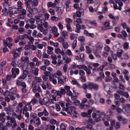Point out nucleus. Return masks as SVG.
Here are the masks:
<instances>
[{"label":"nucleus","mask_w":130,"mask_h":130,"mask_svg":"<svg viewBox=\"0 0 130 130\" xmlns=\"http://www.w3.org/2000/svg\"><path fill=\"white\" fill-rule=\"evenodd\" d=\"M41 17H40V15H36L35 17V20L36 22L38 23L39 22H40L41 23V24L43 23V21L44 20V19H41Z\"/></svg>","instance_id":"obj_8"},{"label":"nucleus","mask_w":130,"mask_h":130,"mask_svg":"<svg viewBox=\"0 0 130 130\" xmlns=\"http://www.w3.org/2000/svg\"><path fill=\"white\" fill-rule=\"evenodd\" d=\"M29 73L26 72H23L22 76H21L18 78V79L22 80L24 79L27 76V75Z\"/></svg>","instance_id":"obj_13"},{"label":"nucleus","mask_w":130,"mask_h":130,"mask_svg":"<svg viewBox=\"0 0 130 130\" xmlns=\"http://www.w3.org/2000/svg\"><path fill=\"white\" fill-rule=\"evenodd\" d=\"M66 27L68 31L71 32L72 31V30L70 24H67L66 25Z\"/></svg>","instance_id":"obj_50"},{"label":"nucleus","mask_w":130,"mask_h":130,"mask_svg":"<svg viewBox=\"0 0 130 130\" xmlns=\"http://www.w3.org/2000/svg\"><path fill=\"white\" fill-rule=\"evenodd\" d=\"M84 10L83 8H80L76 12L77 16L78 17H80L81 15L84 14Z\"/></svg>","instance_id":"obj_7"},{"label":"nucleus","mask_w":130,"mask_h":130,"mask_svg":"<svg viewBox=\"0 0 130 130\" xmlns=\"http://www.w3.org/2000/svg\"><path fill=\"white\" fill-rule=\"evenodd\" d=\"M35 81H33V83H40L42 81V79L41 77H35L34 78Z\"/></svg>","instance_id":"obj_21"},{"label":"nucleus","mask_w":130,"mask_h":130,"mask_svg":"<svg viewBox=\"0 0 130 130\" xmlns=\"http://www.w3.org/2000/svg\"><path fill=\"white\" fill-rule=\"evenodd\" d=\"M66 22L67 23V24H70L72 22V20L70 18H67L65 19Z\"/></svg>","instance_id":"obj_60"},{"label":"nucleus","mask_w":130,"mask_h":130,"mask_svg":"<svg viewBox=\"0 0 130 130\" xmlns=\"http://www.w3.org/2000/svg\"><path fill=\"white\" fill-rule=\"evenodd\" d=\"M12 122L13 124H12L11 126L12 129V130H15V127L17 125V123H16V120L15 119L14 120L12 121Z\"/></svg>","instance_id":"obj_27"},{"label":"nucleus","mask_w":130,"mask_h":130,"mask_svg":"<svg viewBox=\"0 0 130 130\" xmlns=\"http://www.w3.org/2000/svg\"><path fill=\"white\" fill-rule=\"evenodd\" d=\"M96 47L97 49H102L103 47V44L101 42H99L96 45Z\"/></svg>","instance_id":"obj_25"},{"label":"nucleus","mask_w":130,"mask_h":130,"mask_svg":"<svg viewBox=\"0 0 130 130\" xmlns=\"http://www.w3.org/2000/svg\"><path fill=\"white\" fill-rule=\"evenodd\" d=\"M56 12L57 13V14L59 15H61L62 13L63 10L61 8L59 7L57 8L56 10Z\"/></svg>","instance_id":"obj_31"},{"label":"nucleus","mask_w":130,"mask_h":130,"mask_svg":"<svg viewBox=\"0 0 130 130\" xmlns=\"http://www.w3.org/2000/svg\"><path fill=\"white\" fill-rule=\"evenodd\" d=\"M66 105L67 108L70 109L71 111H72V112H74V111H75L76 108L74 106H69L67 104H66Z\"/></svg>","instance_id":"obj_23"},{"label":"nucleus","mask_w":130,"mask_h":130,"mask_svg":"<svg viewBox=\"0 0 130 130\" xmlns=\"http://www.w3.org/2000/svg\"><path fill=\"white\" fill-rule=\"evenodd\" d=\"M11 53L13 54V57L15 59V58H17L18 57H19L20 56V55L19 53H17L15 52L12 51L11 52Z\"/></svg>","instance_id":"obj_44"},{"label":"nucleus","mask_w":130,"mask_h":130,"mask_svg":"<svg viewBox=\"0 0 130 130\" xmlns=\"http://www.w3.org/2000/svg\"><path fill=\"white\" fill-rule=\"evenodd\" d=\"M37 29L45 36L46 35L48 32V30L47 29H45L43 27L42 24H38L37 25Z\"/></svg>","instance_id":"obj_2"},{"label":"nucleus","mask_w":130,"mask_h":130,"mask_svg":"<svg viewBox=\"0 0 130 130\" xmlns=\"http://www.w3.org/2000/svg\"><path fill=\"white\" fill-rule=\"evenodd\" d=\"M88 88L90 89H93L95 90H98L99 88V86L96 84L90 83L88 84Z\"/></svg>","instance_id":"obj_3"},{"label":"nucleus","mask_w":130,"mask_h":130,"mask_svg":"<svg viewBox=\"0 0 130 130\" xmlns=\"http://www.w3.org/2000/svg\"><path fill=\"white\" fill-rule=\"evenodd\" d=\"M44 101V104L47 106H48L49 104L48 103L49 100V98L47 97H45L43 99Z\"/></svg>","instance_id":"obj_22"},{"label":"nucleus","mask_w":130,"mask_h":130,"mask_svg":"<svg viewBox=\"0 0 130 130\" xmlns=\"http://www.w3.org/2000/svg\"><path fill=\"white\" fill-rule=\"evenodd\" d=\"M77 67L79 69H82L86 70V72L89 74H90L91 73L90 67L89 66L88 67H87L85 66H77Z\"/></svg>","instance_id":"obj_6"},{"label":"nucleus","mask_w":130,"mask_h":130,"mask_svg":"<svg viewBox=\"0 0 130 130\" xmlns=\"http://www.w3.org/2000/svg\"><path fill=\"white\" fill-rule=\"evenodd\" d=\"M90 24L93 26H97L98 24L95 21H93L90 22Z\"/></svg>","instance_id":"obj_45"},{"label":"nucleus","mask_w":130,"mask_h":130,"mask_svg":"<svg viewBox=\"0 0 130 130\" xmlns=\"http://www.w3.org/2000/svg\"><path fill=\"white\" fill-rule=\"evenodd\" d=\"M81 115L82 116L85 117H90L91 116L89 114H87V113L86 112H84L81 113Z\"/></svg>","instance_id":"obj_48"},{"label":"nucleus","mask_w":130,"mask_h":130,"mask_svg":"<svg viewBox=\"0 0 130 130\" xmlns=\"http://www.w3.org/2000/svg\"><path fill=\"white\" fill-rule=\"evenodd\" d=\"M30 103H31L32 105H34L38 103V101L36 98H34L31 100Z\"/></svg>","instance_id":"obj_34"},{"label":"nucleus","mask_w":130,"mask_h":130,"mask_svg":"<svg viewBox=\"0 0 130 130\" xmlns=\"http://www.w3.org/2000/svg\"><path fill=\"white\" fill-rule=\"evenodd\" d=\"M66 93V91L64 89L61 88L60 91H58L57 95L61 96L62 95H64Z\"/></svg>","instance_id":"obj_9"},{"label":"nucleus","mask_w":130,"mask_h":130,"mask_svg":"<svg viewBox=\"0 0 130 130\" xmlns=\"http://www.w3.org/2000/svg\"><path fill=\"white\" fill-rule=\"evenodd\" d=\"M37 48L41 50L43 49V47L45 46V44H44L43 43L40 44L38 42H36Z\"/></svg>","instance_id":"obj_18"},{"label":"nucleus","mask_w":130,"mask_h":130,"mask_svg":"<svg viewBox=\"0 0 130 130\" xmlns=\"http://www.w3.org/2000/svg\"><path fill=\"white\" fill-rule=\"evenodd\" d=\"M98 66H94L95 67L93 69L95 71H103L104 70V66H101L99 68L97 67Z\"/></svg>","instance_id":"obj_16"},{"label":"nucleus","mask_w":130,"mask_h":130,"mask_svg":"<svg viewBox=\"0 0 130 130\" xmlns=\"http://www.w3.org/2000/svg\"><path fill=\"white\" fill-rule=\"evenodd\" d=\"M70 3L69 1H67L65 3L66 9L67 11H70L71 9V6L69 5Z\"/></svg>","instance_id":"obj_17"},{"label":"nucleus","mask_w":130,"mask_h":130,"mask_svg":"<svg viewBox=\"0 0 130 130\" xmlns=\"http://www.w3.org/2000/svg\"><path fill=\"white\" fill-rule=\"evenodd\" d=\"M38 3V2L37 0H33L32 2V5L35 6H37Z\"/></svg>","instance_id":"obj_55"},{"label":"nucleus","mask_w":130,"mask_h":130,"mask_svg":"<svg viewBox=\"0 0 130 130\" xmlns=\"http://www.w3.org/2000/svg\"><path fill=\"white\" fill-rule=\"evenodd\" d=\"M41 119L43 121L49 122L51 118L49 117H43L41 118Z\"/></svg>","instance_id":"obj_36"},{"label":"nucleus","mask_w":130,"mask_h":130,"mask_svg":"<svg viewBox=\"0 0 130 130\" xmlns=\"http://www.w3.org/2000/svg\"><path fill=\"white\" fill-rule=\"evenodd\" d=\"M55 107L57 111H59L60 110L61 108L59 104L56 103V104Z\"/></svg>","instance_id":"obj_63"},{"label":"nucleus","mask_w":130,"mask_h":130,"mask_svg":"<svg viewBox=\"0 0 130 130\" xmlns=\"http://www.w3.org/2000/svg\"><path fill=\"white\" fill-rule=\"evenodd\" d=\"M128 36L127 35L125 31H123L122 32V38L125 39Z\"/></svg>","instance_id":"obj_26"},{"label":"nucleus","mask_w":130,"mask_h":130,"mask_svg":"<svg viewBox=\"0 0 130 130\" xmlns=\"http://www.w3.org/2000/svg\"><path fill=\"white\" fill-rule=\"evenodd\" d=\"M2 13L3 14L4 16H6L8 14V12L7 9L5 8L3 10Z\"/></svg>","instance_id":"obj_47"},{"label":"nucleus","mask_w":130,"mask_h":130,"mask_svg":"<svg viewBox=\"0 0 130 130\" xmlns=\"http://www.w3.org/2000/svg\"><path fill=\"white\" fill-rule=\"evenodd\" d=\"M22 35H19L17 36V38L15 39L14 40V42L15 43H17L21 39H24V38H22Z\"/></svg>","instance_id":"obj_32"},{"label":"nucleus","mask_w":130,"mask_h":130,"mask_svg":"<svg viewBox=\"0 0 130 130\" xmlns=\"http://www.w3.org/2000/svg\"><path fill=\"white\" fill-rule=\"evenodd\" d=\"M61 34L64 38H65L67 36L68 33L66 31H63L61 32Z\"/></svg>","instance_id":"obj_56"},{"label":"nucleus","mask_w":130,"mask_h":130,"mask_svg":"<svg viewBox=\"0 0 130 130\" xmlns=\"http://www.w3.org/2000/svg\"><path fill=\"white\" fill-rule=\"evenodd\" d=\"M38 33V31L36 30L35 29L34 30L32 34V35L33 37L34 38L37 37V34Z\"/></svg>","instance_id":"obj_43"},{"label":"nucleus","mask_w":130,"mask_h":130,"mask_svg":"<svg viewBox=\"0 0 130 130\" xmlns=\"http://www.w3.org/2000/svg\"><path fill=\"white\" fill-rule=\"evenodd\" d=\"M31 48L33 51L36 50L37 49L36 42H35L34 45H31Z\"/></svg>","instance_id":"obj_51"},{"label":"nucleus","mask_w":130,"mask_h":130,"mask_svg":"<svg viewBox=\"0 0 130 130\" xmlns=\"http://www.w3.org/2000/svg\"><path fill=\"white\" fill-rule=\"evenodd\" d=\"M26 10L29 12H31L32 11V10L29 5H27L26 7Z\"/></svg>","instance_id":"obj_62"},{"label":"nucleus","mask_w":130,"mask_h":130,"mask_svg":"<svg viewBox=\"0 0 130 130\" xmlns=\"http://www.w3.org/2000/svg\"><path fill=\"white\" fill-rule=\"evenodd\" d=\"M115 3L113 4L114 9H118L119 10H121V7L123 5V3L121 1H119L118 0H115Z\"/></svg>","instance_id":"obj_1"},{"label":"nucleus","mask_w":130,"mask_h":130,"mask_svg":"<svg viewBox=\"0 0 130 130\" xmlns=\"http://www.w3.org/2000/svg\"><path fill=\"white\" fill-rule=\"evenodd\" d=\"M104 25L105 26L107 29H111L112 28V27L110 26V23L109 22H106L104 24Z\"/></svg>","instance_id":"obj_28"},{"label":"nucleus","mask_w":130,"mask_h":130,"mask_svg":"<svg viewBox=\"0 0 130 130\" xmlns=\"http://www.w3.org/2000/svg\"><path fill=\"white\" fill-rule=\"evenodd\" d=\"M77 42L76 40H75L74 41L72 46V47L73 49H74L76 47L77 44Z\"/></svg>","instance_id":"obj_57"},{"label":"nucleus","mask_w":130,"mask_h":130,"mask_svg":"<svg viewBox=\"0 0 130 130\" xmlns=\"http://www.w3.org/2000/svg\"><path fill=\"white\" fill-rule=\"evenodd\" d=\"M46 11L44 9H42L39 12V15L41 17L43 15V14L45 13Z\"/></svg>","instance_id":"obj_40"},{"label":"nucleus","mask_w":130,"mask_h":130,"mask_svg":"<svg viewBox=\"0 0 130 130\" xmlns=\"http://www.w3.org/2000/svg\"><path fill=\"white\" fill-rule=\"evenodd\" d=\"M43 112V115H44V116L46 117L48 115L49 113L45 108L44 109Z\"/></svg>","instance_id":"obj_54"},{"label":"nucleus","mask_w":130,"mask_h":130,"mask_svg":"<svg viewBox=\"0 0 130 130\" xmlns=\"http://www.w3.org/2000/svg\"><path fill=\"white\" fill-rule=\"evenodd\" d=\"M6 43H10L12 41L13 39L12 38L9 37L6 38Z\"/></svg>","instance_id":"obj_59"},{"label":"nucleus","mask_w":130,"mask_h":130,"mask_svg":"<svg viewBox=\"0 0 130 130\" xmlns=\"http://www.w3.org/2000/svg\"><path fill=\"white\" fill-rule=\"evenodd\" d=\"M19 44L20 46L24 45L26 44V42L25 41L21 40L19 42Z\"/></svg>","instance_id":"obj_61"},{"label":"nucleus","mask_w":130,"mask_h":130,"mask_svg":"<svg viewBox=\"0 0 130 130\" xmlns=\"http://www.w3.org/2000/svg\"><path fill=\"white\" fill-rule=\"evenodd\" d=\"M3 43L4 45L5 46H8L9 48L11 47L12 45V43H6V40H4Z\"/></svg>","instance_id":"obj_30"},{"label":"nucleus","mask_w":130,"mask_h":130,"mask_svg":"<svg viewBox=\"0 0 130 130\" xmlns=\"http://www.w3.org/2000/svg\"><path fill=\"white\" fill-rule=\"evenodd\" d=\"M121 26L124 29H125L128 27L127 24L124 22L121 23Z\"/></svg>","instance_id":"obj_53"},{"label":"nucleus","mask_w":130,"mask_h":130,"mask_svg":"<svg viewBox=\"0 0 130 130\" xmlns=\"http://www.w3.org/2000/svg\"><path fill=\"white\" fill-rule=\"evenodd\" d=\"M55 78L54 76H53L52 74L51 75L49 76L50 81H52L53 83L55 85L57 83V80Z\"/></svg>","instance_id":"obj_11"},{"label":"nucleus","mask_w":130,"mask_h":130,"mask_svg":"<svg viewBox=\"0 0 130 130\" xmlns=\"http://www.w3.org/2000/svg\"><path fill=\"white\" fill-rule=\"evenodd\" d=\"M29 62V58L27 56L26 57H23L21 59V62L23 64L25 63H26Z\"/></svg>","instance_id":"obj_12"},{"label":"nucleus","mask_w":130,"mask_h":130,"mask_svg":"<svg viewBox=\"0 0 130 130\" xmlns=\"http://www.w3.org/2000/svg\"><path fill=\"white\" fill-rule=\"evenodd\" d=\"M15 119L14 118H13L10 121H8L7 122L6 124V125L8 127H10L12 126V121L14 120Z\"/></svg>","instance_id":"obj_24"},{"label":"nucleus","mask_w":130,"mask_h":130,"mask_svg":"<svg viewBox=\"0 0 130 130\" xmlns=\"http://www.w3.org/2000/svg\"><path fill=\"white\" fill-rule=\"evenodd\" d=\"M123 53V50H119L118 51L117 55L119 57H120L122 54Z\"/></svg>","instance_id":"obj_37"},{"label":"nucleus","mask_w":130,"mask_h":130,"mask_svg":"<svg viewBox=\"0 0 130 130\" xmlns=\"http://www.w3.org/2000/svg\"><path fill=\"white\" fill-rule=\"evenodd\" d=\"M87 101V100L86 98L84 99L83 100V103H82L80 104V106L82 109H83L86 106H87V107L89 108V105H84V103L86 102Z\"/></svg>","instance_id":"obj_14"},{"label":"nucleus","mask_w":130,"mask_h":130,"mask_svg":"<svg viewBox=\"0 0 130 130\" xmlns=\"http://www.w3.org/2000/svg\"><path fill=\"white\" fill-rule=\"evenodd\" d=\"M48 11L52 15H54L55 14V11L54 9L52 8L49 9L48 10Z\"/></svg>","instance_id":"obj_64"},{"label":"nucleus","mask_w":130,"mask_h":130,"mask_svg":"<svg viewBox=\"0 0 130 130\" xmlns=\"http://www.w3.org/2000/svg\"><path fill=\"white\" fill-rule=\"evenodd\" d=\"M33 61L35 62L36 63V65H39V63L38 61V58L36 57H35L32 59Z\"/></svg>","instance_id":"obj_52"},{"label":"nucleus","mask_w":130,"mask_h":130,"mask_svg":"<svg viewBox=\"0 0 130 130\" xmlns=\"http://www.w3.org/2000/svg\"><path fill=\"white\" fill-rule=\"evenodd\" d=\"M58 26L59 29L62 30L63 28V25L60 22H59L58 24Z\"/></svg>","instance_id":"obj_58"},{"label":"nucleus","mask_w":130,"mask_h":130,"mask_svg":"<svg viewBox=\"0 0 130 130\" xmlns=\"http://www.w3.org/2000/svg\"><path fill=\"white\" fill-rule=\"evenodd\" d=\"M63 59L65 61V62L67 63H68L71 61V59L70 58L68 57H63Z\"/></svg>","instance_id":"obj_35"},{"label":"nucleus","mask_w":130,"mask_h":130,"mask_svg":"<svg viewBox=\"0 0 130 130\" xmlns=\"http://www.w3.org/2000/svg\"><path fill=\"white\" fill-rule=\"evenodd\" d=\"M12 71L15 73V74H18L19 73V70L17 68H12Z\"/></svg>","instance_id":"obj_49"},{"label":"nucleus","mask_w":130,"mask_h":130,"mask_svg":"<svg viewBox=\"0 0 130 130\" xmlns=\"http://www.w3.org/2000/svg\"><path fill=\"white\" fill-rule=\"evenodd\" d=\"M52 75H53V76H54L55 78H56L57 76H61L62 75V73L60 71H57L56 73H55Z\"/></svg>","instance_id":"obj_33"},{"label":"nucleus","mask_w":130,"mask_h":130,"mask_svg":"<svg viewBox=\"0 0 130 130\" xmlns=\"http://www.w3.org/2000/svg\"><path fill=\"white\" fill-rule=\"evenodd\" d=\"M32 86L33 87L32 91L34 93L36 92L37 90L39 92L41 91V88L39 84L36 83H32Z\"/></svg>","instance_id":"obj_4"},{"label":"nucleus","mask_w":130,"mask_h":130,"mask_svg":"<svg viewBox=\"0 0 130 130\" xmlns=\"http://www.w3.org/2000/svg\"><path fill=\"white\" fill-rule=\"evenodd\" d=\"M76 28L75 29V31L77 33L80 32V29H81V25L79 24H76Z\"/></svg>","instance_id":"obj_15"},{"label":"nucleus","mask_w":130,"mask_h":130,"mask_svg":"<svg viewBox=\"0 0 130 130\" xmlns=\"http://www.w3.org/2000/svg\"><path fill=\"white\" fill-rule=\"evenodd\" d=\"M72 114V116L74 118H76L77 117L79 116V115L78 113L76 111H74L73 112Z\"/></svg>","instance_id":"obj_46"},{"label":"nucleus","mask_w":130,"mask_h":130,"mask_svg":"<svg viewBox=\"0 0 130 130\" xmlns=\"http://www.w3.org/2000/svg\"><path fill=\"white\" fill-rule=\"evenodd\" d=\"M21 68L23 71V72H27L29 73L28 70L29 69V68L28 66H21Z\"/></svg>","instance_id":"obj_20"},{"label":"nucleus","mask_w":130,"mask_h":130,"mask_svg":"<svg viewBox=\"0 0 130 130\" xmlns=\"http://www.w3.org/2000/svg\"><path fill=\"white\" fill-rule=\"evenodd\" d=\"M58 82L59 84H63L64 83V81L61 77H59L58 78Z\"/></svg>","instance_id":"obj_41"},{"label":"nucleus","mask_w":130,"mask_h":130,"mask_svg":"<svg viewBox=\"0 0 130 130\" xmlns=\"http://www.w3.org/2000/svg\"><path fill=\"white\" fill-rule=\"evenodd\" d=\"M98 116L99 117L96 119V121L97 122L104 120L105 118L106 115L104 113L101 112L99 114Z\"/></svg>","instance_id":"obj_5"},{"label":"nucleus","mask_w":130,"mask_h":130,"mask_svg":"<svg viewBox=\"0 0 130 130\" xmlns=\"http://www.w3.org/2000/svg\"><path fill=\"white\" fill-rule=\"evenodd\" d=\"M47 50H46V53L48 54H52L53 53V48L52 47L48 46L47 47Z\"/></svg>","instance_id":"obj_19"},{"label":"nucleus","mask_w":130,"mask_h":130,"mask_svg":"<svg viewBox=\"0 0 130 130\" xmlns=\"http://www.w3.org/2000/svg\"><path fill=\"white\" fill-rule=\"evenodd\" d=\"M17 92V89L16 88H12L10 90V92L12 94H15Z\"/></svg>","instance_id":"obj_39"},{"label":"nucleus","mask_w":130,"mask_h":130,"mask_svg":"<svg viewBox=\"0 0 130 130\" xmlns=\"http://www.w3.org/2000/svg\"><path fill=\"white\" fill-rule=\"evenodd\" d=\"M28 39L30 41V42H28V43L30 45V44L31 43H33V42L34 41V39L33 37L31 36L29 37Z\"/></svg>","instance_id":"obj_42"},{"label":"nucleus","mask_w":130,"mask_h":130,"mask_svg":"<svg viewBox=\"0 0 130 130\" xmlns=\"http://www.w3.org/2000/svg\"><path fill=\"white\" fill-rule=\"evenodd\" d=\"M129 43L127 42H126L124 43L123 45V47L124 48L125 50H127L129 48Z\"/></svg>","instance_id":"obj_38"},{"label":"nucleus","mask_w":130,"mask_h":130,"mask_svg":"<svg viewBox=\"0 0 130 130\" xmlns=\"http://www.w3.org/2000/svg\"><path fill=\"white\" fill-rule=\"evenodd\" d=\"M23 3L20 1H19L17 3V10L20 11L23 8Z\"/></svg>","instance_id":"obj_10"},{"label":"nucleus","mask_w":130,"mask_h":130,"mask_svg":"<svg viewBox=\"0 0 130 130\" xmlns=\"http://www.w3.org/2000/svg\"><path fill=\"white\" fill-rule=\"evenodd\" d=\"M109 16L110 18L113 20H114L118 21L119 20V17L118 16L114 17L111 14H109Z\"/></svg>","instance_id":"obj_29"}]
</instances>
